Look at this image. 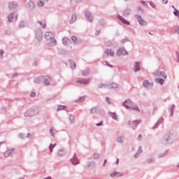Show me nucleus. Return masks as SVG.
Instances as JSON below:
<instances>
[{
  "mask_svg": "<svg viewBox=\"0 0 179 179\" xmlns=\"http://www.w3.org/2000/svg\"><path fill=\"white\" fill-rule=\"evenodd\" d=\"M123 106L124 107H126V108H129V110H136V111H139V108L136 106L134 105V103H132V101L130 99L124 101L123 103Z\"/></svg>",
  "mask_w": 179,
  "mask_h": 179,
  "instance_id": "f257e3e1",
  "label": "nucleus"
},
{
  "mask_svg": "<svg viewBox=\"0 0 179 179\" xmlns=\"http://www.w3.org/2000/svg\"><path fill=\"white\" fill-rule=\"evenodd\" d=\"M45 37L46 40L50 41V44H52V45H55L57 44V41L55 38H54V34H52L51 32H46Z\"/></svg>",
  "mask_w": 179,
  "mask_h": 179,
  "instance_id": "f03ea898",
  "label": "nucleus"
},
{
  "mask_svg": "<svg viewBox=\"0 0 179 179\" xmlns=\"http://www.w3.org/2000/svg\"><path fill=\"white\" fill-rule=\"evenodd\" d=\"M90 82V80L81 79L76 81V83H78L79 85H87Z\"/></svg>",
  "mask_w": 179,
  "mask_h": 179,
  "instance_id": "7ed1b4c3",
  "label": "nucleus"
},
{
  "mask_svg": "<svg viewBox=\"0 0 179 179\" xmlns=\"http://www.w3.org/2000/svg\"><path fill=\"white\" fill-rule=\"evenodd\" d=\"M128 53L127 52V50L124 48H120L117 52V55L121 56V55H127Z\"/></svg>",
  "mask_w": 179,
  "mask_h": 179,
  "instance_id": "20e7f679",
  "label": "nucleus"
},
{
  "mask_svg": "<svg viewBox=\"0 0 179 179\" xmlns=\"http://www.w3.org/2000/svg\"><path fill=\"white\" fill-rule=\"evenodd\" d=\"M91 114H100L101 109L100 108L95 107L90 110Z\"/></svg>",
  "mask_w": 179,
  "mask_h": 179,
  "instance_id": "39448f33",
  "label": "nucleus"
},
{
  "mask_svg": "<svg viewBox=\"0 0 179 179\" xmlns=\"http://www.w3.org/2000/svg\"><path fill=\"white\" fill-rule=\"evenodd\" d=\"M110 177H122L124 176L123 173H120V172L113 171L110 174Z\"/></svg>",
  "mask_w": 179,
  "mask_h": 179,
  "instance_id": "423d86ee",
  "label": "nucleus"
},
{
  "mask_svg": "<svg viewBox=\"0 0 179 179\" xmlns=\"http://www.w3.org/2000/svg\"><path fill=\"white\" fill-rule=\"evenodd\" d=\"M36 36V38L38 41L43 40V31L41 30L37 31Z\"/></svg>",
  "mask_w": 179,
  "mask_h": 179,
  "instance_id": "0eeeda50",
  "label": "nucleus"
},
{
  "mask_svg": "<svg viewBox=\"0 0 179 179\" xmlns=\"http://www.w3.org/2000/svg\"><path fill=\"white\" fill-rule=\"evenodd\" d=\"M137 19H138V23L141 24V26H145V24H146V22H145V20H143V19H142V17H141L140 15H137Z\"/></svg>",
  "mask_w": 179,
  "mask_h": 179,
  "instance_id": "6e6552de",
  "label": "nucleus"
},
{
  "mask_svg": "<svg viewBox=\"0 0 179 179\" xmlns=\"http://www.w3.org/2000/svg\"><path fill=\"white\" fill-rule=\"evenodd\" d=\"M105 54L108 55V57H113L114 55L115 52L111 49H107L105 50Z\"/></svg>",
  "mask_w": 179,
  "mask_h": 179,
  "instance_id": "1a4fd4ad",
  "label": "nucleus"
},
{
  "mask_svg": "<svg viewBox=\"0 0 179 179\" xmlns=\"http://www.w3.org/2000/svg\"><path fill=\"white\" fill-rule=\"evenodd\" d=\"M86 17L89 22H92L93 20V17L92 16V13L87 11L85 13Z\"/></svg>",
  "mask_w": 179,
  "mask_h": 179,
  "instance_id": "9d476101",
  "label": "nucleus"
},
{
  "mask_svg": "<svg viewBox=\"0 0 179 179\" xmlns=\"http://www.w3.org/2000/svg\"><path fill=\"white\" fill-rule=\"evenodd\" d=\"M13 150H15L10 149V150H8L7 152H6L4 154V157H9V156H10V155H12V153H13Z\"/></svg>",
  "mask_w": 179,
  "mask_h": 179,
  "instance_id": "9b49d317",
  "label": "nucleus"
},
{
  "mask_svg": "<svg viewBox=\"0 0 179 179\" xmlns=\"http://www.w3.org/2000/svg\"><path fill=\"white\" fill-rule=\"evenodd\" d=\"M117 17L118 19H120L121 22L124 23V24H129V22L127 21L125 19H124V17H122V16L118 15Z\"/></svg>",
  "mask_w": 179,
  "mask_h": 179,
  "instance_id": "f8f14e48",
  "label": "nucleus"
},
{
  "mask_svg": "<svg viewBox=\"0 0 179 179\" xmlns=\"http://www.w3.org/2000/svg\"><path fill=\"white\" fill-rule=\"evenodd\" d=\"M43 80V83L46 85H50V80H51V78H50V77H45Z\"/></svg>",
  "mask_w": 179,
  "mask_h": 179,
  "instance_id": "ddd939ff",
  "label": "nucleus"
},
{
  "mask_svg": "<svg viewBox=\"0 0 179 179\" xmlns=\"http://www.w3.org/2000/svg\"><path fill=\"white\" fill-rule=\"evenodd\" d=\"M155 76H162V78H164V79H166V78H167V76H166L164 72L155 73Z\"/></svg>",
  "mask_w": 179,
  "mask_h": 179,
  "instance_id": "4468645a",
  "label": "nucleus"
},
{
  "mask_svg": "<svg viewBox=\"0 0 179 179\" xmlns=\"http://www.w3.org/2000/svg\"><path fill=\"white\" fill-rule=\"evenodd\" d=\"M71 163L73 164H79V159H78V158L76 157H74L72 159H71Z\"/></svg>",
  "mask_w": 179,
  "mask_h": 179,
  "instance_id": "2eb2a0df",
  "label": "nucleus"
},
{
  "mask_svg": "<svg viewBox=\"0 0 179 179\" xmlns=\"http://www.w3.org/2000/svg\"><path fill=\"white\" fill-rule=\"evenodd\" d=\"M70 43H71V41L69 40V38H63V44H64V45H68V44H69Z\"/></svg>",
  "mask_w": 179,
  "mask_h": 179,
  "instance_id": "dca6fc26",
  "label": "nucleus"
},
{
  "mask_svg": "<svg viewBox=\"0 0 179 179\" xmlns=\"http://www.w3.org/2000/svg\"><path fill=\"white\" fill-rule=\"evenodd\" d=\"M151 85H152V84H150V83H149L148 80H145V81L143 82V86H144V87L148 88V87H150Z\"/></svg>",
  "mask_w": 179,
  "mask_h": 179,
  "instance_id": "f3484780",
  "label": "nucleus"
},
{
  "mask_svg": "<svg viewBox=\"0 0 179 179\" xmlns=\"http://www.w3.org/2000/svg\"><path fill=\"white\" fill-rule=\"evenodd\" d=\"M67 107L65 106L59 105L57 106V111H61V110H66Z\"/></svg>",
  "mask_w": 179,
  "mask_h": 179,
  "instance_id": "a211bd4d",
  "label": "nucleus"
},
{
  "mask_svg": "<svg viewBox=\"0 0 179 179\" xmlns=\"http://www.w3.org/2000/svg\"><path fill=\"white\" fill-rule=\"evenodd\" d=\"M26 116L33 117L34 115V110H29L27 113H25Z\"/></svg>",
  "mask_w": 179,
  "mask_h": 179,
  "instance_id": "6ab92c4d",
  "label": "nucleus"
},
{
  "mask_svg": "<svg viewBox=\"0 0 179 179\" xmlns=\"http://www.w3.org/2000/svg\"><path fill=\"white\" fill-rule=\"evenodd\" d=\"M134 69L135 72H136V71H139L140 68H139V63L138 62H136L134 64Z\"/></svg>",
  "mask_w": 179,
  "mask_h": 179,
  "instance_id": "aec40b11",
  "label": "nucleus"
},
{
  "mask_svg": "<svg viewBox=\"0 0 179 179\" xmlns=\"http://www.w3.org/2000/svg\"><path fill=\"white\" fill-rule=\"evenodd\" d=\"M70 65L73 69H75L76 68V64L72 60L70 61Z\"/></svg>",
  "mask_w": 179,
  "mask_h": 179,
  "instance_id": "412c9836",
  "label": "nucleus"
},
{
  "mask_svg": "<svg viewBox=\"0 0 179 179\" xmlns=\"http://www.w3.org/2000/svg\"><path fill=\"white\" fill-rule=\"evenodd\" d=\"M73 22H76V16L75 15H72L70 23H73Z\"/></svg>",
  "mask_w": 179,
  "mask_h": 179,
  "instance_id": "4be33fe9",
  "label": "nucleus"
},
{
  "mask_svg": "<svg viewBox=\"0 0 179 179\" xmlns=\"http://www.w3.org/2000/svg\"><path fill=\"white\" fill-rule=\"evenodd\" d=\"M155 80L157 82V83H160L161 85H163L164 83V80L163 79L157 78L155 79Z\"/></svg>",
  "mask_w": 179,
  "mask_h": 179,
  "instance_id": "5701e85b",
  "label": "nucleus"
},
{
  "mask_svg": "<svg viewBox=\"0 0 179 179\" xmlns=\"http://www.w3.org/2000/svg\"><path fill=\"white\" fill-rule=\"evenodd\" d=\"M13 17H14V15H13V14H10V15H8V21H9L10 22H11L13 21Z\"/></svg>",
  "mask_w": 179,
  "mask_h": 179,
  "instance_id": "b1692460",
  "label": "nucleus"
},
{
  "mask_svg": "<svg viewBox=\"0 0 179 179\" xmlns=\"http://www.w3.org/2000/svg\"><path fill=\"white\" fill-rule=\"evenodd\" d=\"M139 122H141V120H135L132 122V124L134 125V127H136V125H138Z\"/></svg>",
  "mask_w": 179,
  "mask_h": 179,
  "instance_id": "393cba45",
  "label": "nucleus"
},
{
  "mask_svg": "<svg viewBox=\"0 0 179 179\" xmlns=\"http://www.w3.org/2000/svg\"><path fill=\"white\" fill-rule=\"evenodd\" d=\"M9 8H10V9H13V8H16V4H15L13 3H10L9 4Z\"/></svg>",
  "mask_w": 179,
  "mask_h": 179,
  "instance_id": "a878e982",
  "label": "nucleus"
},
{
  "mask_svg": "<svg viewBox=\"0 0 179 179\" xmlns=\"http://www.w3.org/2000/svg\"><path fill=\"white\" fill-rule=\"evenodd\" d=\"M59 156H64L65 155V151L60 150L58 152Z\"/></svg>",
  "mask_w": 179,
  "mask_h": 179,
  "instance_id": "bb28decb",
  "label": "nucleus"
},
{
  "mask_svg": "<svg viewBox=\"0 0 179 179\" xmlns=\"http://www.w3.org/2000/svg\"><path fill=\"white\" fill-rule=\"evenodd\" d=\"M77 103H82V101H85V96H83L80 98L78 101H76Z\"/></svg>",
  "mask_w": 179,
  "mask_h": 179,
  "instance_id": "cd10ccee",
  "label": "nucleus"
},
{
  "mask_svg": "<svg viewBox=\"0 0 179 179\" xmlns=\"http://www.w3.org/2000/svg\"><path fill=\"white\" fill-rule=\"evenodd\" d=\"M173 13L176 16H178L179 17V11L177 9L174 10Z\"/></svg>",
  "mask_w": 179,
  "mask_h": 179,
  "instance_id": "c85d7f7f",
  "label": "nucleus"
},
{
  "mask_svg": "<svg viewBox=\"0 0 179 179\" xmlns=\"http://www.w3.org/2000/svg\"><path fill=\"white\" fill-rule=\"evenodd\" d=\"M118 85H117V84L113 83L112 84V85L110 87V89H116V87H117Z\"/></svg>",
  "mask_w": 179,
  "mask_h": 179,
  "instance_id": "c756f323",
  "label": "nucleus"
},
{
  "mask_svg": "<svg viewBox=\"0 0 179 179\" xmlns=\"http://www.w3.org/2000/svg\"><path fill=\"white\" fill-rule=\"evenodd\" d=\"M117 141V142H124V138L122 136L118 137Z\"/></svg>",
  "mask_w": 179,
  "mask_h": 179,
  "instance_id": "7c9ffc66",
  "label": "nucleus"
},
{
  "mask_svg": "<svg viewBox=\"0 0 179 179\" xmlns=\"http://www.w3.org/2000/svg\"><path fill=\"white\" fill-rule=\"evenodd\" d=\"M129 15V10H124L123 12V16H128Z\"/></svg>",
  "mask_w": 179,
  "mask_h": 179,
  "instance_id": "2f4dec72",
  "label": "nucleus"
},
{
  "mask_svg": "<svg viewBox=\"0 0 179 179\" xmlns=\"http://www.w3.org/2000/svg\"><path fill=\"white\" fill-rule=\"evenodd\" d=\"M54 148H55V144H51L50 145V152H52V149H54Z\"/></svg>",
  "mask_w": 179,
  "mask_h": 179,
  "instance_id": "473e14b6",
  "label": "nucleus"
},
{
  "mask_svg": "<svg viewBox=\"0 0 179 179\" xmlns=\"http://www.w3.org/2000/svg\"><path fill=\"white\" fill-rule=\"evenodd\" d=\"M71 40L73 41V43H76L78 38H76V36H72Z\"/></svg>",
  "mask_w": 179,
  "mask_h": 179,
  "instance_id": "72a5a7b5",
  "label": "nucleus"
},
{
  "mask_svg": "<svg viewBox=\"0 0 179 179\" xmlns=\"http://www.w3.org/2000/svg\"><path fill=\"white\" fill-rule=\"evenodd\" d=\"M70 121H71V122H73V121H75V116L73 115H70Z\"/></svg>",
  "mask_w": 179,
  "mask_h": 179,
  "instance_id": "f704fd0d",
  "label": "nucleus"
},
{
  "mask_svg": "<svg viewBox=\"0 0 179 179\" xmlns=\"http://www.w3.org/2000/svg\"><path fill=\"white\" fill-rule=\"evenodd\" d=\"M110 117H112V118H113V120H116L117 119V115H115V113H111L110 114Z\"/></svg>",
  "mask_w": 179,
  "mask_h": 179,
  "instance_id": "c9c22d12",
  "label": "nucleus"
},
{
  "mask_svg": "<svg viewBox=\"0 0 179 179\" xmlns=\"http://www.w3.org/2000/svg\"><path fill=\"white\" fill-rule=\"evenodd\" d=\"M38 6H44V2L43 1H39L38 3Z\"/></svg>",
  "mask_w": 179,
  "mask_h": 179,
  "instance_id": "e433bc0d",
  "label": "nucleus"
},
{
  "mask_svg": "<svg viewBox=\"0 0 179 179\" xmlns=\"http://www.w3.org/2000/svg\"><path fill=\"white\" fill-rule=\"evenodd\" d=\"M39 24H41V26H43V29H45V24H43L42 22H38Z\"/></svg>",
  "mask_w": 179,
  "mask_h": 179,
  "instance_id": "4c0bfd02",
  "label": "nucleus"
},
{
  "mask_svg": "<svg viewBox=\"0 0 179 179\" xmlns=\"http://www.w3.org/2000/svg\"><path fill=\"white\" fill-rule=\"evenodd\" d=\"M50 132L52 136H54V129H53L52 128H51V129H50Z\"/></svg>",
  "mask_w": 179,
  "mask_h": 179,
  "instance_id": "58836bf2",
  "label": "nucleus"
},
{
  "mask_svg": "<svg viewBox=\"0 0 179 179\" xmlns=\"http://www.w3.org/2000/svg\"><path fill=\"white\" fill-rule=\"evenodd\" d=\"M175 33H176V34H179V27L175 29Z\"/></svg>",
  "mask_w": 179,
  "mask_h": 179,
  "instance_id": "ea45409f",
  "label": "nucleus"
},
{
  "mask_svg": "<svg viewBox=\"0 0 179 179\" xmlns=\"http://www.w3.org/2000/svg\"><path fill=\"white\" fill-rule=\"evenodd\" d=\"M30 96H31V97H36V93L31 92V94H30Z\"/></svg>",
  "mask_w": 179,
  "mask_h": 179,
  "instance_id": "a19ab883",
  "label": "nucleus"
},
{
  "mask_svg": "<svg viewBox=\"0 0 179 179\" xmlns=\"http://www.w3.org/2000/svg\"><path fill=\"white\" fill-rule=\"evenodd\" d=\"M39 82H40V78L35 79V83H39Z\"/></svg>",
  "mask_w": 179,
  "mask_h": 179,
  "instance_id": "79ce46f5",
  "label": "nucleus"
},
{
  "mask_svg": "<svg viewBox=\"0 0 179 179\" xmlns=\"http://www.w3.org/2000/svg\"><path fill=\"white\" fill-rule=\"evenodd\" d=\"M96 36H99L100 34V30H98L95 33Z\"/></svg>",
  "mask_w": 179,
  "mask_h": 179,
  "instance_id": "37998d69",
  "label": "nucleus"
},
{
  "mask_svg": "<svg viewBox=\"0 0 179 179\" xmlns=\"http://www.w3.org/2000/svg\"><path fill=\"white\" fill-rule=\"evenodd\" d=\"M101 125H103V122H101L100 123L96 124L97 127H100Z\"/></svg>",
  "mask_w": 179,
  "mask_h": 179,
  "instance_id": "c03bdc74",
  "label": "nucleus"
},
{
  "mask_svg": "<svg viewBox=\"0 0 179 179\" xmlns=\"http://www.w3.org/2000/svg\"><path fill=\"white\" fill-rule=\"evenodd\" d=\"M106 101H107V103H109V104H110V98L107 97V98H106Z\"/></svg>",
  "mask_w": 179,
  "mask_h": 179,
  "instance_id": "a18cd8bd",
  "label": "nucleus"
},
{
  "mask_svg": "<svg viewBox=\"0 0 179 179\" xmlns=\"http://www.w3.org/2000/svg\"><path fill=\"white\" fill-rule=\"evenodd\" d=\"M94 156L95 159H97V157H99V154H94Z\"/></svg>",
  "mask_w": 179,
  "mask_h": 179,
  "instance_id": "49530a36",
  "label": "nucleus"
},
{
  "mask_svg": "<svg viewBox=\"0 0 179 179\" xmlns=\"http://www.w3.org/2000/svg\"><path fill=\"white\" fill-rule=\"evenodd\" d=\"M141 139H142V135L140 134V135L138 136V140L141 141Z\"/></svg>",
  "mask_w": 179,
  "mask_h": 179,
  "instance_id": "de8ad7c7",
  "label": "nucleus"
},
{
  "mask_svg": "<svg viewBox=\"0 0 179 179\" xmlns=\"http://www.w3.org/2000/svg\"><path fill=\"white\" fill-rule=\"evenodd\" d=\"M0 55H3V50L0 51Z\"/></svg>",
  "mask_w": 179,
  "mask_h": 179,
  "instance_id": "09e8293b",
  "label": "nucleus"
},
{
  "mask_svg": "<svg viewBox=\"0 0 179 179\" xmlns=\"http://www.w3.org/2000/svg\"><path fill=\"white\" fill-rule=\"evenodd\" d=\"M141 2L143 3V5H146V2L143 1H141Z\"/></svg>",
  "mask_w": 179,
  "mask_h": 179,
  "instance_id": "8fccbe9b",
  "label": "nucleus"
},
{
  "mask_svg": "<svg viewBox=\"0 0 179 179\" xmlns=\"http://www.w3.org/2000/svg\"><path fill=\"white\" fill-rule=\"evenodd\" d=\"M137 10H142V8L138 7V8H137Z\"/></svg>",
  "mask_w": 179,
  "mask_h": 179,
  "instance_id": "3c124183",
  "label": "nucleus"
},
{
  "mask_svg": "<svg viewBox=\"0 0 179 179\" xmlns=\"http://www.w3.org/2000/svg\"><path fill=\"white\" fill-rule=\"evenodd\" d=\"M107 163V159H105L103 166H106V164Z\"/></svg>",
  "mask_w": 179,
  "mask_h": 179,
  "instance_id": "603ef678",
  "label": "nucleus"
},
{
  "mask_svg": "<svg viewBox=\"0 0 179 179\" xmlns=\"http://www.w3.org/2000/svg\"><path fill=\"white\" fill-rule=\"evenodd\" d=\"M14 19H15V20H17V16L15 15Z\"/></svg>",
  "mask_w": 179,
  "mask_h": 179,
  "instance_id": "864d4df0",
  "label": "nucleus"
},
{
  "mask_svg": "<svg viewBox=\"0 0 179 179\" xmlns=\"http://www.w3.org/2000/svg\"><path fill=\"white\" fill-rule=\"evenodd\" d=\"M83 75H84V76H85V75H86V73H85V72H83Z\"/></svg>",
  "mask_w": 179,
  "mask_h": 179,
  "instance_id": "5fc2aeb1",
  "label": "nucleus"
},
{
  "mask_svg": "<svg viewBox=\"0 0 179 179\" xmlns=\"http://www.w3.org/2000/svg\"><path fill=\"white\" fill-rule=\"evenodd\" d=\"M118 161H119V159H117V163L118 164Z\"/></svg>",
  "mask_w": 179,
  "mask_h": 179,
  "instance_id": "6e6d98bb",
  "label": "nucleus"
},
{
  "mask_svg": "<svg viewBox=\"0 0 179 179\" xmlns=\"http://www.w3.org/2000/svg\"><path fill=\"white\" fill-rule=\"evenodd\" d=\"M46 2L48 1V0H45Z\"/></svg>",
  "mask_w": 179,
  "mask_h": 179,
  "instance_id": "4d7b16f0",
  "label": "nucleus"
},
{
  "mask_svg": "<svg viewBox=\"0 0 179 179\" xmlns=\"http://www.w3.org/2000/svg\"><path fill=\"white\" fill-rule=\"evenodd\" d=\"M0 145H2V143H0Z\"/></svg>",
  "mask_w": 179,
  "mask_h": 179,
  "instance_id": "13d9d810",
  "label": "nucleus"
},
{
  "mask_svg": "<svg viewBox=\"0 0 179 179\" xmlns=\"http://www.w3.org/2000/svg\"><path fill=\"white\" fill-rule=\"evenodd\" d=\"M162 1H166V0H162Z\"/></svg>",
  "mask_w": 179,
  "mask_h": 179,
  "instance_id": "bf43d9fd",
  "label": "nucleus"
}]
</instances>
